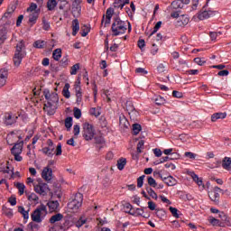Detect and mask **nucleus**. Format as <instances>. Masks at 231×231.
I'll list each match as a JSON object with an SVG mask.
<instances>
[{"instance_id":"0e129e2a","label":"nucleus","mask_w":231,"mask_h":231,"mask_svg":"<svg viewBox=\"0 0 231 231\" xmlns=\"http://www.w3.org/2000/svg\"><path fill=\"white\" fill-rule=\"evenodd\" d=\"M55 154H56V156H60L62 154V144L61 143H59L57 145Z\"/></svg>"},{"instance_id":"7ed1b4c3","label":"nucleus","mask_w":231,"mask_h":231,"mask_svg":"<svg viewBox=\"0 0 231 231\" xmlns=\"http://www.w3.org/2000/svg\"><path fill=\"white\" fill-rule=\"evenodd\" d=\"M48 214V209L46 208V205L42 204L40 205L31 215L32 220L34 221V223H42V219L46 217Z\"/></svg>"},{"instance_id":"c756f323","label":"nucleus","mask_w":231,"mask_h":231,"mask_svg":"<svg viewBox=\"0 0 231 231\" xmlns=\"http://www.w3.org/2000/svg\"><path fill=\"white\" fill-rule=\"evenodd\" d=\"M171 6H172L173 10H181L183 8V5L181 4V1H180V0L173 1L171 3Z\"/></svg>"},{"instance_id":"aec40b11","label":"nucleus","mask_w":231,"mask_h":231,"mask_svg":"<svg viewBox=\"0 0 231 231\" xmlns=\"http://www.w3.org/2000/svg\"><path fill=\"white\" fill-rule=\"evenodd\" d=\"M222 168L225 169V171H231V158L230 157H225L222 160Z\"/></svg>"},{"instance_id":"f03ea898","label":"nucleus","mask_w":231,"mask_h":231,"mask_svg":"<svg viewBox=\"0 0 231 231\" xmlns=\"http://www.w3.org/2000/svg\"><path fill=\"white\" fill-rule=\"evenodd\" d=\"M26 57V45H24V41H20L16 44V50L14 56V66H21L23 59Z\"/></svg>"},{"instance_id":"774afa93","label":"nucleus","mask_w":231,"mask_h":231,"mask_svg":"<svg viewBox=\"0 0 231 231\" xmlns=\"http://www.w3.org/2000/svg\"><path fill=\"white\" fill-rule=\"evenodd\" d=\"M194 62L196 64H198L199 66H203V64H205V62H207V61L201 60V58H195Z\"/></svg>"},{"instance_id":"0eeeda50","label":"nucleus","mask_w":231,"mask_h":231,"mask_svg":"<svg viewBox=\"0 0 231 231\" xmlns=\"http://www.w3.org/2000/svg\"><path fill=\"white\" fill-rule=\"evenodd\" d=\"M46 144L47 146L42 149V152H43L45 156H48V158H53V155L55 154V144L53 143V141L48 139Z\"/></svg>"},{"instance_id":"603ef678","label":"nucleus","mask_w":231,"mask_h":231,"mask_svg":"<svg viewBox=\"0 0 231 231\" xmlns=\"http://www.w3.org/2000/svg\"><path fill=\"white\" fill-rule=\"evenodd\" d=\"M209 223H210L213 226H218L220 221H219V219H217V218H216V217H209Z\"/></svg>"},{"instance_id":"9d476101","label":"nucleus","mask_w":231,"mask_h":231,"mask_svg":"<svg viewBox=\"0 0 231 231\" xmlns=\"http://www.w3.org/2000/svg\"><path fill=\"white\" fill-rule=\"evenodd\" d=\"M214 15H216V11H212V10H204V11H200L199 13V21H205V19H208L210 17H214Z\"/></svg>"},{"instance_id":"1a4fd4ad","label":"nucleus","mask_w":231,"mask_h":231,"mask_svg":"<svg viewBox=\"0 0 231 231\" xmlns=\"http://www.w3.org/2000/svg\"><path fill=\"white\" fill-rule=\"evenodd\" d=\"M157 174L159 178H161L162 180L164 181L166 185H168V187H174L175 185L178 184V180L171 175L168 177H163V175H162L160 172H157Z\"/></svg>"},{"instance_id":"a18cd8bd","label":"nucleus","mask_w":231,"mask_h":231,"mask_svg":"<svg viewBox=\"0 0 231 231\" xmlns=\"http://www.w3.org/2000/svg\"><path fill=\"white\" fill-rule=\"evenodd\" d=\"M191 178L197 182L199 187H201V185H203V180L199 179V177H198L196 173H192Z\"/></svg>"},{"instance_id":"052dcab7","label":"nucleus","mask_w":231,"mask_h":231,"mask_svg":"<svg viewBox=\"0 0 231 231\" xmlns=\"http://www.w3.org/2000/svg\"><path fill=\"white\" fill-rule=\"evenodd\" d=\"M170 212L172 214L173 217H180V215H178V208L170 207Z\"/></svg>"},{"instance_id":"4c0bfd02","label":"nucleus","mask_w":231,"mask_h":231,"mask_svg":"<svg viewBox=\"0 0 231 231\" xmlns=\"http://www.w3.org/2000/svg\"><path fill=\"white\" fill-rule=\"evenodd\" d=\"M80 69V63H76L71 67L70 75H77V71Z\"/></svg>"},{"instance_id":"37998d69","label":"nucleus","mask_w":231,"mask_h":231,"mask_svg":"<svg viewBox=\"0 0 231 231\" xmlns=\"http://www.w3.org/2000/svg\"><path fill=\"white\" fill-rule=\"evenodd\" d=\"M154 102L156 106H163V104H165V98L162 96H159L154 99Z\"/></svg>"},{"instance_id":"72a5a7b5","label":"nucleus","mask_w":231,"mask_h":231,"mask_svg":"<svg viewBox=\"0 0 231 231\" xmlns=\"http://www.w3.org/2000/svg\"><path fill=\"white\" fill-rule=\"evenodd\" d=\"M44 46H46V42H44V41L38 40L33 43V47L38 48L40 50H42V48H44Z\"/></svg>"},{"instance_id":"3c124183","label":"nucleus","mask_w":231,"mask_h":231,"mask_svg":"<svg viewBox=\"0 0 231 231\" xmlns=\"http://www.w3.org/2000/svg\"><path fill=\"white\" fill-rule=\"evenodd\" d=\"M74 89H75V91L82 90V88L80 87V77H78V79L74 84Z\"/></svg>"},{"instance_id":"f257e3e1","label":"nucleus","mask_w":231,"mask_h":231,"mask_svg":"<svg viewBox=\"0 0 231 231\" xmlns=\"http://www.w3.org/2000/svg\"><path fill=\"white\" fill-rule=\"evenodd\" d=\"M111 30L114 37L124 35V33L127 32V23L125 21H122L119 16L114 17Z\"/></svg>"},{"instance_id":"5701e85b","label":"nucleus","mask_w":231,"mask_h":231,"mask_svg":"<svg viewBox=\"0 0 231 231\" xmlns=\"http://www.w3.org/2000/svg\"><path fill=\"white\" fill-rule=\"evenodd\" d=\"M63 217H64V215H63V214L58 213V214L52 216V217L50 218V223H51V225H53V224L59 222V221H62Z\"/></svg>"},{"instance_id":"5fc2aeb1","label":"nucleus","mask_w":231,"mask_h":231,"mask_svg":"<svg viewBox=\"0 0 231 231\" xmlns=\"http://www.w3.org/2000/svg\"><path fill=\"white\" fill-rule=\"evenodd\" d=\"M74 116L77 118V120L80 119V117L82 116V111L79 108L75 107Z\"/></svg>"},{"instance_id":"4468645a","label":"nucleus","mask_w":231,"mask_h":231,"mask_svg":"<svg viewBox=\"0 0 231 231\" xmlns=\"http://www.w3.org/2000/svg\"><path fill=\"white\" fill-rule=\"evenodd\" d=\"M8 79V69H0V88H3L6 84V79Z\"/></svg>"},{"instance_id":"4be33fe9","label":"nucleus","mask_w":231,"mask_h":231,"mask_svg":"<svg viewBox=\"0 0 231 231\" xmlns=\"http://www.w3.org/2000/svg\"><path fill=\"white\" fill-rule=\"evenodd\" d=\"M37 19H39V13H32L29 14V24L33 26L37 23Z\"/></svg>"},{"instance_id":"680f3d73","label":"nucleus","mask_w":231,"mask_h":231,"mask_svg":"<svg viewBox=\"0 0 231 231\" xmlns=\"http://www.w3.org/2000/svg\"><path fill=\"white\" fill-rule=\"evenodd\" d=\"M172 97H174V98H183V93H181L178 90H173Z\"/></svg>"},{"instance_id":"6e6d98bb","label":"nucleus","mask_w":231,"mask_h":231,"mask_svg":"<svg viewBox=\"0 0 231 231\" xmlns=\"http://www.w3.org/2000/svg\"><path fill=\"white\" fill-rule=\"evenodd\" d=\"M115 14V9H113L112 7H109L106 10V17H108L110 19H113V14Z\"/></svg>"},{"instance_id":"e433bc0d","label":"nucleus","mask_w":231,"mask_h":231,"mask_svg":"<svg viewBox=\"0 0 231 231\" xmlns=\"http://www.w3.org/2000/svg\"><path fill=\"white\" fill-rule=\"evenodd\" d=\"M140 131H142V125H140V124H134L133 134H134V136H136V134H139Z\"/></svg>"},{"instance_id":"13d9d810","label":"nucleus","mask_w":231,"mask_h":231,"mask_svg":"<svg viewBox=\"0 0 231 231\" xmlns=\"http://www.w3.org/2000/svg\"><path fill=\"white\" fill-rule=\"evenodd\" d=\"M184 156L186 158H189V160H196V154L194 152H186L184 153Z\"/></svg>"},{"instance_id":"09e8293b","label":"nucleus","mask_w":231,"mask_h":231,"mask_svg":"<svg viewBox=\"0 0 231 231\" xmlns=\"http://www.w3.org/2000/svg\"><path fill=\"white\" fill-rule=\"evenodd\" d=\"M143 145H145V141L144 140L139 141V143H137V152H138V154L142 153V149H143Z\"/></svg>"},{"instance_id":"9b49d317","label":"nucleus","mask_w":231,"mask_h":231,"mask_svg":"<svg viewBox=\"0 0 231 231\" xmlns=\"http://www.w3.org/2000/svg\"><path fill=\"white\" fill-rule=\"evenodd\" d=\"M51 176H53V171L49 167H45L42 172V178L45 181H51Z\"/></svg>"},{"instance_id":"e2e57ef3","label":"nucleus","mask_w":231,"mask_h":231,"mask_svg":"<svg viewBox=\"0 0 231 231\" xmlns=\"http://www.w3.org/2000/svg\"><path fill=\"white\" fill-rule=\"evenodd\" d=\"M180 14H181V10L172 12L171 14V17H172L173 19H180V17L181 16V15H180Z\"/></svg>"},{"instance_id":"423d86ee","label":"nucleus","mask_w":231,"mask_h":231,"mask_svg":"<svg viewBox=\"0 0 231 231\" xmlns=\"http://www.w3.org/2000/svg\"><path fill=\"white\" fill-rule=\"evenodd\" d=\"M43 95L47 100V104L57 106L59 104V95L56 92H50V89L43 90Z\"/></svg>"},{"instance_id":"2eb2a0df","label":"nucleus","mask_w":231,"mask_h":231,"mask_svg":"<svg viewBox=\"0 0 231 231\" xmlns=\"http://www.w3.org/2000/svg\"><path fill=\"white\" fill-rule=\"evenodd\" d=\"M9 163L10 162H6L5 168V166H1L0 171L1 172H4V174H10V180H12V178H14V176H15V173L14 172V168L10 169V166L8 165Z\"/></svg>"},{"instance_id":"338daca9","label":"nucleus","mask_w":231,"mask_h":231,"mask_svg":"<svg viewBox=\"0 0 231 231\" xmlns=\"http://www.w3.org/2000/svg\"><path fill=\"white\" fill-rule=\"evenodd\" d=\"M151 53L152 55H156V53H158V45H156V43H152Z\"/></svg>"},{"instance_id":"f704fd0d","label":"nucleus","mask_w":231,"mask_h":231,"mask_svg":"<svg viewBox=\"0 0 231 231\" xmlns=\"http://www.w3.org/2000/svg\"><path fill=\"white\" fill-rule=\"evenodd\" d=\"M128 115H129L131 120H136V118H138V116H140V113H138V111H136V108L128 112Z\"/></svg>"},{"instance_id":"bf43d9fd","label":"nucleus","mask_w":231,"mask_h":231,"mask_svg":"<svg viewBox=\"0 0 231 231\" xmlns=\"http://www.w3.org/2000/svg\"><path fill=\"white\" fill-rule=\"evenodd\" d=\"M135 108H134V106L133 105V102L131 101H127L126 102V111L131 112V111H134Z\"/></svg>"},{"instance_id":"dca6fc26","label":"nucleus","mask_w":231,"mask_h":231,"mask_svg":"<svg viewBox=\"0 0 231 231\" xmlns=\"http://www.w3.org/2000/svg\"><path fill=\"white\" fill-rule=\"evenodd\" d=\"M16 121H17V116H13L10 113L5 114V125H12L15 124Z\"/></svg>"},{"instance_id":"a211bd4d","label":"nucleus","mask_w":231,"mask_h":231,"mask_svg":"<svg viewBox=\"0 0 231 231\" xmlns=\"http://www.w3.org/2000/svg\"><path fill=\"white\" fill-rule=\"evenodd\" d=\"M225 118H226V112L215 113L211 116V121L212 122H217V120H223Z\"/></svg>"},{"instance_id":"393cba45","label":"nucleus","mask_w":231,"mask_h":231,"mask_svg":"<svg viewBox=\"0 0 231 231\" xmlns=\"http://www.w3.org/2000/svg\"><path fill=\"white\" fill-rule=\"evenodd\" d=\"M126 164H127V160L125 158H121L117 161V169L119 171H124Z\"/></svg>"},{"instance_id":"7c9ffc66","label":"nucleus","mask_w":231,"mask_h":231,"mask_svg":"<svg viewBox=\"0 0 231 231\" xmlns=\"http://www.w3.org/2000/svg\"><path fill=\"white\" fill-rule=\"evenodd\" d=\"M15 187L16 189H18V192L20 196H23V194H24V189H26V186L24 185V183L17 182L15 184Z\"/></svg>"},{"instance_id":"c85d7f7f","label":"nucleus","mask_w":231,"mask_h":231,"mask_svg":"<svg viewBox=\"0 0 231 231\" xmlns=\"http://www.w3.org/2000/svg\"><path fill=\"white\" fill-rule=\"evenodd\" d=\"M2 212L7 217H12L14 216V211L11 208H6V206L2 207Z\"/></svg>"},{"instance_id":"39448f33","label":"nucleus","mask_w":231,"mask_h":231,"mask_svg":"<svg viewBox=\"0 0 231 231\" xmlns=\"http://www.w3.org/2000/svg\"><path fill=\"white\" fill-rule=\"evenodd\" d=\"M83 138L89 142L92 138H95V128H93V125L89 123H85L83 125V131H82Z\"/></svg>"},{"instance_id":"864d4df0","label":"nucleus","mask_w":231,"mask_h":231,"mask_svg":"<svg viewBox=\"0 0 231 231\" xmlns=\"http://www.w3.org/2000/svg\"><path fill=\"white\" fill-rule=\"evenodd\" d=\"M86 218L80 217L75 224V226H77V228H80V226H82L83 225H86Z\"/></svg>"},{"instance_id":"f3484780","label":"nucleus","mask_w":231,"mask_h":231,"mask_svg":"<svg viewBox=\"0 0 231 231\" xmlns=\"http://www.w3.org/2000/svg\"><path fill=\"white\" fill-rule=\"evenodd\" d=\"M57 109V105H50V104H45L43 110L49 115V116H51L55 115V110Z\"/></svg>"},{"instance_id":"ea45409f","label":"nucleus","mask_w":231,"mask_h":231,"mask_svg":"<svg viewBox=\"0 0 231 231\" xmlns=\"http://www.w3.org/2000/svg\"><path fill=\"white\" fill-rule=\"evenodd\" d=\"M90 115H92V116H100L101 113H100V108H97V107H92L90 109Z\"/></svg>"},{"instance_id":"a19ab883","label":"nucleus","mask_w":231,"mask_h":231,"mask_svg":"<svg viewBox=\"0 0 231 231\" xmlns=\"http://www.w3.org/2000/svg\"><path fill=\"white\" fill-rule=\"evenodd\" d=\"M148 185H150V187H152L153 189H156V187H158V182H156V180H154V178L148 177Z\"/></svg>"},{"instance_id":"79ce46f5","label":"nucleus","mask_w":231,"mask_h":231,"mask_svg":"<svg viewBox=\"0 0 231 231\" xmlns=\"http://www.w3.org/2000/svg\"><path fill=\"white\" fill-rule=\"evenodd\" d=\"M81 37H87L88 33H89V27H88V25H83L81 27Z\"/></svg>"},{"instance_id":"6e6552de","label":"nucleus","mask_w":231,"mask_h":231,"mask_svg":"<svg viewBox=\"0 0 231 231\" xmlns=\"http://www.w3.org/2000/svg\"><path fill=\"white\" fill-rule=\"evenodd\" d=\"M48 190H50V187H48L44 182L34 185V192H36V194H40V196H46V194H48Z\"/></svg>"},{"instance_id":"8fccbe9b","label":"nucleus","mask_w":231,"mask_h":231,"mask_svg":"<svg viewBox=\"0 0 231 231\" xmlns=\"http://www.w3.org/2000/svg\"><path fill=\"white\" fill-rule=\"evenodd\" d=\"M143 180H145V175H142L137 179L138 189H142V187H143Z\"/></svg>"},{"instance_id":"a878e982","label":"nucleus","mask_w":231,"mask_h":231,"mask_svg":"<svg viewBox=\"0 0 231 231\" xmlns=\"http://www.w3.org/2000/svg\"><path fill=\"white\" fill-rule=\"evenodd\" d=\"M60 57H62V50H54L52 52V59H54V60H60Z\"/></svg>"},{"instance_id":"2f4dec72","label":"nucleus","mask_w":231,"mask_h":231,"mask_svg":"<svg viewBox=\"0 0 231 231\" xmlns=\"http://www.w3.org/2000/svg\"><path fill=\"white\" fill-rule=\"evenodd\" d=\"M146 191L149 194V196L151 198H152V199H158V194H156V191H154V189H152V188L147 187Z\"/></svg>"},{"instance_id":"cd10ccee","label":"nucleus","mask_w":231,"mask_h":231,"mask_svg":"<svg viewBox=\"0 0 231 231\" xmlns=\"http://www.w3.org/2000/svg\"><path fill=\"white\" fill-rule=\"evenodd\" d=\"M65 127L67 131H70L71 127H73V117L69 116L65 119Z\"/></svg>"},{"instance_id":"b1692460","label":"nucleus","mask_w":231,"mask_h":231,"mask_svg":"<svg viewBox=\"0 0 231 231\" xmlns=\"http://www.w3.org/2000/svg\"><path fill=\"white\" fill-rule=\"evenodd\" d=\"M18 212L20 213V214H22V216H23V219H29V217H30V210H25L24 209V207H23V206H19L18 207Z\"/></svg>"},{"instance_id":"6ab92c4d","label":"nucleus","mask_w":231,"mask_h":231,"mask_svg":"<svg viewBox=\"0 0 231 231\" xmlns=\"http://www.w3.org/2000/svg\"><path fill=\"white\" fill-rule=\"evenodd\" d=\"M79 30H80V23H79V19H74L72 21V35L75 37L77 33H79Z\"/></svg>"},{"instance_id":"69168bd1","label":"nucleus","mask_w":231,"mask_h":231,"mask_svg":"<svg viewBox=\"0 0 231 231\" xmlns=\"http://www.w3.org/2000/svg\"><path fill=\"white\" fill-rule=\"evenodd\" d=\"M37 10V4L32 3L31 5L27 8V12H35Z\"/></svg>"},{"instance_id":"412c9836","label":"nucleus","mask_w":231,"mask_h":231,"mask_svg":"<svg viewBox=\"0 0 231 231\" xmlns=\"http://www.w3.org/2000/svg\"><path fill=\"white\" fill-rule=\"evenodd\" d=\"M51 212H55V210H57V208H59L60 205L59 201L57 200H51L47 203Z\"/></svg>"},{"instance_id":"bb28decb","label":"nucleus","mask_w":231,"mask_h":231,"mask_svg":"<svg viewBox=\"0 0 231 231\" xmlns=\"http://www.w3.org/2000/svg\"><path fill=\"white\" fill-rule=\"evenodd\" d=\"M69 83H66L63 88L62 93L65 98H69L71 97V93H69Z\"/></svg>"},{"instance_id":"49530a36","label":"nucleus","mask_w":231,"mask_h":231,"mask_svg":"<svg viewBox=\"0 0 231 231\" xmlns=\"http://www.w3.org/2000/svg\"><path fill=\"white\" fill-rule=\"evenodd\" d=\"M101 24H104L105 28H106L107 25L111 24V18L106 17V15H103Z\"/></svg>"},{"instance_id":"473e14b6","label":"nucleus","mask_w":231,"mask_h":231,"mask_svg":"<svg viewBox=\"0 0 231 231\" xmlns=\"http://www.w3.org/2000/svg\"><path fill=\"white\" fill-rule=\"evenodd\" d=\"M6 40V30H0V48L2 44H5V41Z\"/></svg>"},{"instance_id":"58836bf2","label":"nucleus","mask_w":231,"mask_h":231,"mask_svg":"<svg viewBox=\"0 0 231 231\" xmlns=\"http://www.w3.org/2000/svg\"><path fill=\"white\" fill-rule=\"evenodd\" d=\"M161 28H162V21H159L153 27V31L150 33L149 37H152V35H154V33H156V32H158V30H160Z\"/></svg>"},{"instance_id":"c9c22d12","label":"nucleus","mask_w":231,"mask_h":231,"mask_svg":"<svg viewBox=\"0 0 231 231\" xmlns=\"http://www.w3.org/2000/svg\"><path fill=\"white\" fill-rule=\"evenodd\" d=\"M55 6H57V1L56 0H49L47 2V8L48 10H55Z\"/></svg>"},{"instance_id":"ddd939ff","label":"nucleus","mask_w":231,"mask_h":231,"mask_svg":"<svg viewBox=\"0 0 231 231\" xmlns=\"http://www.w3.org/2000/svg\"><path fill=\"white\" fill-rule=\"evenodd\" d=\"M23 145L24 142L23 141L14 143V147L11 149V154H21L23 152Z\"/></svg>"},{"instance_id":"de8ad7c7","label":"nucleus","mask_w":231,"mask_h":231,"mask_svg":"<svg viewBox=\"0 0 231 231\" xmlns=\"http://www.w3.org/2000/svg\"><path fill=\"white\" fill-rule=\"evenodd\" d=\"M166 214L167 213L163 209H157V211H156V216H157V217H159V219H163V217H165Z\"/></svg>"},{"instance_id":"4d7b16f0","label":"nucleus","mask_w":231,"mask_h":231,"mask_svg":"<svg viewBox=\"0 0 231 231\" xmlns=\"http://www.w3.org/2000/svg\"><path fill=\"white\" fill-rule=\"evenodd\" d=\"M29 201H39V197L35 193H31L28 195Z\"/></svg>"},{"instance_id":"f8f14e48","label":"nucleus","mask_w":231,"mask_h":231,"mask_svg":"<svg viewBox=\"0 0 231 231\" xmlns=\"http://www.w3.org/2000/svg\"><path fill=\"white\" fill-rule=\"evenodd\" d=\"M189 22L190 18H189V15L181 14L177 20L176 26H187Z\"/></svg>"},{"instance_id":"20e7f679","label":"nucleus","mask_w":231,"mask_h":231,"mask_svg":"<svg viewBox=\"0 0 231 231\" xmlns=\"http://www.w3.org/2000/svg\"><path fill=\"white\" fill-rule=\"evenodd\" d=\"M82 201H84V196L82 193H77L74 199L68 203V208L70 210H79L82 207Z\"/></svg>"},{"instance_id":"c03bdc74","label":"nucleus","mask_w":231,"mask_h":231,"mask_svg":"<svg viewBox=\"0 0 231 231\" xmlns=\"http://www.w3.org/2000/svg\"><path fill=\"white\" fill-rule=\"evenodd\" d=\"M76 93V102L77 104H80L82 102V90H75Z\"/></svg>"}]
</instances>
